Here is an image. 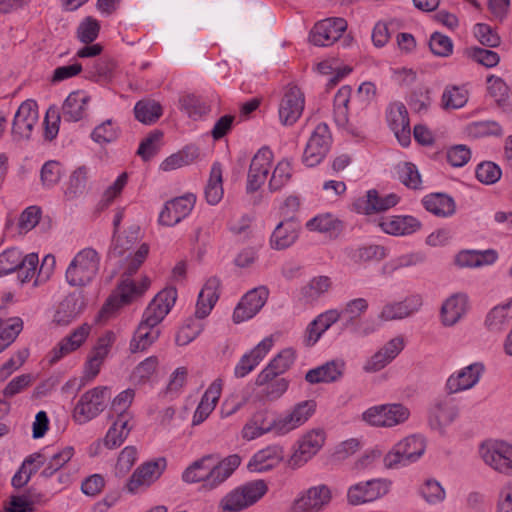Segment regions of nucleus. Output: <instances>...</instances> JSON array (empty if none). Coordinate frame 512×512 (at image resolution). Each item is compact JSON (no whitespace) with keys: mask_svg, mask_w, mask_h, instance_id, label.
I'll return each instance as SVG.
<instances>
[{"mask_svg":"<svg viewBox=\"0 0 512 512\" xmlns=\"http://www.w3.org/2000/svg\"><path fill=\"white\" fill-rule=\"evenodd\" d=\"M214 460L213 455H205L194 461L183 472V481L186 483L202 481V487L211 490L224 482L241 463V458L236 454L229 455L217 464Z\"/></svg>","mask_w":512,"mask_h":512,"instance_id":"nucleus-1","label":"nucleus"},{"mask_svg":"<svg viewBox=\"0 0 512 512\" xmlns=\"http://www.w3.org/2000/svg\"><path fill=\"white\" fill-rule=\"evenodd\" d=\"M100 256L93 248L79 251L65 272V279L72 287H84L90 284L98 274Z\"/></svg>","mask_w":512,"mask_h":512,"instance_id":"nucleus-2","label":"nucleus"},{"mask_svg":"<svg viewBox=\"0 0 512 512\" xmlns=\"http://www.w3.org/2000/svg\"><path fill=\"white\" fill-rule=\"evenodd\" d=\"M426 442L420 435H411L399 441L384 457L387 468L406 466L417 461L425 452Z\"/></svg>","mask_w":512,"mask_h":512,"instance_id":"nucleus-3","label":"nucleus"},{"mask_svg":"<svg viewBox=\"0 0 512 512\" xmlns=\"http://www.w3.org/2000/svg\"><path fill=\"white\" fill-rule=\"evenodd\" d=\"M109 398V390L105 386L95 387L85 392L74 408V420L84 424L94 419L105 409Z\"/></svg>","mask_w":512,"mask_h":512,"instance_id":"nucleus-4","label":"nucleus"},{"mask_svg":"<svg viewBox=\"0 0 512 512\" xmlns=\"http://www.w3.org/2000/svg\"><path fill=\"white\" fill-rule=\"evenodd\" d=\"M268 488L263 480L249 482L228 494L223 502L224 510L238 512L261 499Z\"/></svg>","mask_w":512,"mask_h":512,"instance_id":"nucleus-5","label":"nucleus"},{"mask_svg":"<svg viewBox=\"0 0 512 512\" xmlns=\"http://www.w3.org/2000/svg\"><path fill=\"white\" fill-rule=\"evenodd\" d=\"M480 455L488 466L506 476H512V445L503 441L481 445Z\"/></svg>","mask_w":512,"mask_h":512,"instance_id":"nucleus-6","label":"nucleus"},{"mask_svg":"<svg viewBox=\"0 0 512 512\" xmlns=\"http://www.w3.org/2000/svg\"><path fill=\"white\" fill-rule=\"evenodd\" d=\"M331 134L326 123L316 126L310 136L303 153V162L308 167H314L321 162L329 150Z\"/></svg>","mask_w":512,"mask_h":512,"instance_id":"nucleus-7","label":"nucleus"},{"mask_svg":"<svg viewBox=\"0 0 512 512\" xmlns=\"http://www.w3.org/2000/svg\"><path fill=\"white\" fill-rule=\"evenodd\" d=\"M347 29V22L343 18H327L314 25L309 34V41L319 47L330 46Z\"/></svg>","mask_w":512,"mask_h":512,"instance_id":"nucleus-8","label":"nucleus"},{"mask_svg":"<svg viewBox=\"0 0 512 512\" xmlns=\"http://www.w3.org/2000/svg\"><path fill=\"white\" fill-rule=\"evenodd\" d=\"M305 99L302 91L289 84L279 105V119L283 125H293L302 115Z\"/></svg>","mask_w":512,"mask_h":512,"instance_id":"nucleus-9","label":"nucleus"},{"mask_svg":"<svg viewBox=\"0 0 512 512\" xmlns=\"http://www.w3.org/2000/svg\"><path fill=\"white\" fill-rule=\"evenodd\" d=\"M176 298L177 291L175 288L163 289L149 303L141 321L148 323L150 326H158L175 304Z\"/></svg>","mask_w":512,"mask_h":512,"instance_id":"nucleus-10","label":"nucleus"},{"mask_svg":"<svg viewBox=\"0 0 512 512\" xmlns=\"http://www.w3.org/2000/svg\"><path fill=\"white\" fill-rule=\"evenodd\" d=\"M325 432L317 428L307 432L299 441V447L289 459L291 467H299L311 459L323 446Z\"/></svg>","mask_w":512,"mask_h":512,"instance_id":"nucleus-11","label":"nucleus"},{"mask_svg":"<svg viewBox=\"0 0 512 512\" xmlns=\"http://www.w3.org/2000/svg\"><path fill=\"white\" fill-rule=\"evenodd\" d=\"M273 159V153L268 147H263L258 150L251 160L248 177H247V191L255 192L265 182L270 170V165Z\"/></svg>","mask_w":512,"mask_h":512,"instance_id":"nucleus-12","label":"nucleus"},{"mask_svg":"<svg viewBox=\"0 0 512 512\" xmlns=\"http://www.w3.org/2000/svg\"><path fill=\"white\" fill-rule=\"evenodd\" d=\"M195 196L187 194L176 197L165 203L159 215V223L165 226H174L190 214L195 204Z\"/></svg>","mask_w":512,"mask_h":512,"instance_id":"nucleus-13","label":"nucleus"},{"mask_svg":"<svg viewBox=\"0 0 512 512\" xmlns=\"http://www.w3.org/2000/svg\"><path fill=\"white\" fill-rule=\"evenodd\" d=\"M38 121L37 103L24 101L18 108L12 123V133L17 139H28Z\"/></svg>","mask_w":512,"mask_h":512,"instance_id":"nucleus-14","label":"nucleus"},{"mask_svg":"<svg viewBox=\"0 0 512 512\" xmlns=\"http://www.w3.org/2000/svg\"><path fill=\"white\" fill-rule=\"evenodd\" d=\"M268 298V290L259 287L247 292L236 306L233 313V321L240 323L255 316L264 306Z\"/></svg>","mask_w":512,"mask_h":512,"instance_id":"nucleus-15","label":"nucleus"},{"mask_svg":"<svg viewBox=\"0 0 512 512\" xmlns=\"http://www.w3.org/2000/svg\"><path fill=\"white\" fill-rule=\"evenodd\" d=\"M331 490L326 485L309 488L294 502V512H320L331 501Z\"/></svg>","mask_w":512,"mask_h":512,"instance_id":"nucleus-16","label":"nucleus"},{"mask_svg":"<svg viewBox=\"0 0 512 512\" xmlns=\"http://www.w3.org/2000/svg\"><path fill=\"white\" fill-rule=\"evenodd\" d=\"M166 466L164 458L155 461H149L139 466L131 475L126 483V488L130 493H135L141 487L150 486L160 477Z\"/></svg>","mask_w":512,"mask_h":512,"instance_id":"nucleus-17","label":"nucleus"},{"mask_svg":"<svg viewBox=\"0 0 512 512\" xmlns=\"http://www.w3.org/2000/svg\"><path fill=\"white\" fill-rule=\"evenodd\" d=\"M387 121L390 129L402 146H408L411 141L410 122L408 111L403 103L390 104L387 112Z\"/></svg>","mask_w":512,"mask_h":512,"instance_id":"nucleus-18","label":"nucleus"},{"mask_svg":"<svg viewBox=\"0 0 512 512\" xmlns=\"http://www.w3.org/2000/svg\"><path fill=\"white\" fill-rule=\"evenodd\" d=\"M386 493V488L380 480L360 482L348 489L347 501L350 505H361L372 502Z\"/></svg>","mask_w":512,"mask_h":512,"instance_id":"nucleus-19","label":"nucleus"},{"mask_svg":"<svg viewBox=\"0 0 512 512\" xmlns=\"http://www.w3.org/2000/svg\"><path fill=\"white\" fill-rule=\"evenodd\" d=\"M398 202L399 197L394 193L382 196L377 190L371 189L367 192L365 198L358 199L354 205L358 212L372 214L386 211Z\"/></svg>","mask_w":512,"mask_h":512,"instance_id":"nucleus-20","label":"nucleus"},{"mask_svg":"<svg viewBox=\"0 0 512 512\" xmlns=\"http://www.w3.org/2000/svg\"><path fill=\"white\" fill-rule=\"evenodd\" d=\"M315 410L316 402L314 400H305L296 404L289 414L279 417L280 434H287L303 425L314 414Z\"/></svg>","mask_w":512,"mask_h":512,"instance_id":"nucleus-21","label":"nucleus"},{"mask_svg":"<svg viewBox=\"0 0 512 512\" xmlns=\"http://www.w3.org/2000/svg\"><path fill=\"white\" fill-rule=\"evenodd\" d=\"M91 326L87 323L75 329L69 336L63 338L58 345L50 352V364H55L61 358L77 350L87 339Z\"/></svg>","mask_w":512,"mask_h":512,"instance_id":"nucleus-22","label":"nucleus"},{"mask_svg":"<svg viewBox=\"0 0 512 512\" xmlns=\"http://www.w3.org/2000/svg\"><path fill=\"white\" fill-rule=\"evenodd\" d=\"M458 416L455 403L447 398L437 399L429 411V423L433 429L443 430Z\"/></svg>","mask_w":512,"mask_h":512,"instance_id":"nucleus-23","label":"nucleus"},{"mask_svg":"<svg viewBox=\"0 0 512 512\" xmlns=\"http://www.w3.org/2000/svg\"><path fill=\"white\" fill-rule=\"evenodd\" d=\"M483 371L484 366L481 363H474L465 367L456 375L453 374L448 378L447 390L453 394L472 388L479 381Z\"/></svg>","mask_w":512,"mask_h":512,"instance_id":"nucleus-24","label":"nucleus"},{"mask_svg":"<svg viewBox=\"0 0 512 512\" xmlns=\"http://www.w3.org/2000/svg\"><path fill=\"white\" fill-rule=\"evenodd\" d=\"M272 345V338L263 339L254 349L241 357L235 366L234 375L237 378H243L249 374L263 360Z\"/></svg>","mask_w":512,"mask_h":512,"instance_id":"nucleus-25","label":"nucleus"},{"mask_svg":"<svg viewBox=\"0 0 512 512\" xmlns=\"http://www.w3.org/2000/svg\"><path fill=\"white\" fill-rule=\"evenodd\" d=\"M468 297L463 293H456L449 297L441 307V321L444 326L455 325L466 313Z\"/></svg>","mask_w":512,"mask_h":512,"instance_id":"nucleus-26","label":"nucleus"},{"mask_svg":"<svg viewBox=\"0 0 512 512\" xmlns=\"http://www.w3.org/2000/svg\"><path fill=\"white\" fill-rule=\"evenodd\" d=\"M344 366L345 363L341 360L326 362L310 369L305 375V380L310 384L335 382L342 377Z\"/></svg>","mask_w":512,"mask_h":512,"instance_id":"nucleus-27","label":"nucleus"},{"mask_svg":"<svg viewBox=\"0 0 512 512\" xmlns=\"http://www.w3.org/2000/svg\"><path fill=\"white\" fill-rule=\"evenodd\" d=\"M90 96L84 91L71 92L62 105V115L66 121L77 122L87 112Z\"/></svg>","mask_w":512,"mask_h":512,"instance_id":"nucleus-28","label":"nucleus"},{"mask_svg":"<svg viewBox=\"0 0 512 512\" xmlns=\"http://www.w3.org/2000/svg\"><path fill=\"white\" fill-rule=\"evenodd\" d=\"M379 226L387 234L400 236L416 232L421 223L412 216H391L382 218Z\"/></svg>","mask_w":512,"mask_h":512,"instance_id":"nucleus-29","label":"nucleus"},{"mask_svg":"<svg viewBox=\"0 0 512 512\" xmlns=\"http://www.w3.org/2000/svg\"><path fill=\"white\" fill-rule=\"evenodd\" d=\"M283 450L280 446H269L258 451L248 464L252 472H264L272 469L283 460Z\"/></svg>","mask_w":512,"mask_h":512,"instance_id":"nucleus-30","label":"nucleus"},{"mask_svg":"<svg viewBox=\"0 0 512 512\" xmlns=\"http://www.w3.org/2000/svg\"><path fill=\"white\" fill-rule=\"evenodd\" d=\"M23 329V321L19 317H8L4 307H0V353L8 348Z\"/></svg>","mask_w":512,"mask_h":512,"instance_id":"nucleus-31","label":"nucleus"},{"mask_svg":"<svg viewBox=\"0 0 512 512\" xmlns=\"http://www.w3.org/2000/svg\"><path fill=\"white\" fill-rule=\"evenodd\" d=\"M487 90L503 112L512 114V98L509 95V87L503 79L494 75L488 76Z\"/></svg>","mask_w":512,"mask_h":512,"instance_id":"nucleus-32","label":"nucleus"},{"mask_svg":"<svg viewBox=\"0 0 512 512\" xmlns=\"http://www.w3.org/2000/svg\"><path fill=\"white\" fill-rule=\"evenodd\" d=\"M298 237V224L292 220L280 222L271 236L273 248L281 250L291 246Z\"/></svg>","mask_w":512,"mask_h":512,"instance_id":"nucleus-33","label":"nucleus"},{"mask_svg":"<svg viewBox=\"0 0 512 512\" xmlns=\"http://www.w3.org/2000/svg\"><path fill=\"white\" fill-rule=\"evenodd\" d=\"M87 187L88 168L80 166L71 173L64 190V197L68 201L76 200L85 195Z\"/></svg>","mask_w":512,"mask_h":512,"instance_id":"nucleus-34","label":"nucleus"},{"mask_svg":"<svg viewBox=\"0 0 512 512\" xmlns=\"http://www.w3.org/2000/svg\"><path fill=\"white\" fill-rule=\"evenodd\" d=\"M425 209L436 216L448 217L455 213L453 198L444 193H432L424 197Z\"/></svg>","mask_w":512,"mask_h":512,"instance_id":"nucleus-35","label":"nucleus"},{"mask_svg":"<svg viewBox=\"0 0 512 512\" xmlns=\"http://www.w3.org/2000/svg\"><path fill=\"white\" fill-rule=\"evenodd\" d=\"M351 95L349 86H342L334 97V120L339 127L346 128L352 134L358 135L348 120V103Z\"/></svg>","mask_w":512,"mask_h":512,"instance_id":"nucleus-36","label":"nucleus"},{"mask_svg":"<svg viewBox=\"0 0 512 512\" xmlns=\"http://www.w3.org/2000/svg\"><path fill=\"white\" fill-rule=\"evenodd\" d=\"M130 415L117 417L106 433L104 445L109 449L119 447L129 435L132 426L129 425Z\"/></svg>","mask_w":512,"mask_h":512,"instance_id":"nucleus-37","label":"nucleus"},{"mask_svg":"<svg viewBox=\"0 0 512 512\" xmlns=\"http://www.w3.org/2000/svg\"><path fill=\"white\" fill-rule=\"evenodd\" d=\"M160 335L157 326H150L148 323L141 321L130 342V351L136 353L146 350L154 343Z\"/></svg>","mask_w":512,"mask_h":512,"instance_id":"nucleus-38","label":"nucleus"},{"mask_svg":"<svg viewBox=\"0 0 512 512\" xmlns=\"http://www.w3.org/2000/svg\"><path fill=\"white\" fill-rule=\"evenodd\" d=\"M83 303L75 295L67 296L59 305L54 321L59 325H68L82 311Z\"/></svg>","mask_w":512,"mask_h":512,"instance_id":"nucleus-39","label":"nucleus"},{"mask_svg":"<svg viewBox=\"0 0 512 512\" xmlns=\"http://www.w3.org/2000/svg\"><path fill=\"white\" fill-rule=\"evenodd\" d=\"M163 113L159 102L151 99H143L136 103L134 107L135 118L146 125L155 123Z\"/></svg>","mask_w":512,"mask_h":512,"instance_id":"nucleus-40","label":"nucleus"},{"mask_svg":"<svg viewBox=\"0 0 512 512\" xmlns=\"http://www.w3.org/2000/svg\"><path fill=\"white\" fill-rule=\"evenodd\" d=\"M497 259V253L494 250L480 251H462L456 257V262L461 267H479L492 264Z\"/></svg>","mask_w":512,"mask_h":512,"instance_id":"nucleus-41","label":"nucleus"},{"mask_svg":"<svg viewBox=\"0 0 512 512\" xmlns=\"http://www.w3.org/2000/svg\"><path fill=\"white\" fill-rule=\"evenodd\" d=\"M149 285L150 280L147 277H144L139 284L129 277L123 279L117 288L120 303L128 304L135 298L140 297L148 289Z\"/></svg>","mask_w":512,"mask_h":512,"instance_id":"nucleus-42","label":"nucleus"},{"mask_svg":"<svg viewBox=\"0 0 512 512\" xmlns=\"http://www.w3.org/2000/svg\"><path fill=\"white\" fill-rule=\"evenodd\" d=\"M223 197L222 169L220 163L213 164L210 178L205 188V198L211 205H216Z\"/></svg>","mask_w":512,"mask_h":512,"instance_id":"nucleus-43","label":"nucleus"},{"mask_svg":"<svg viewBox=\"0 0 512 512\" xmlns=\"http://www.w3.org/2000/svg\"><path fill=\"white\" fill-rule=\"evenodd\" d=\"M74 455V448L71 446L65 447L58 453L52 455L48 462L46 463V466L41 471L40 476L48 479L58 473L61 468L64 467L66 463H68L71 458Z\"/></svg>","mask_w":512,"mask_h":512,"instance_id":"nucleus-44","label":"nucleus"},{"mask_svg":"<svg viewBox=\"0 0 512 512\" xmlns=\"http://www.w3.org/2000/svg\"><path fill=\"white\" fill-rule=\"evenodd\" d=\"M180 108L190 118L198 119L207 114L210 110L209 105L194 94H184L179 98Z\"/></svg>","mask_w":512,"mask_h":512,"instance_id":"nucleus-45","label":"nucleus"},{"mask_svg":"<svg viewBox=\"0 0 512 512\" xmlns=\"http://www.w3.org/2000/svg\"><path fill=\"white\" fill-rule=\"evenodd\" d=\"M306 227L310 231H317L320 233H329L330 235L337 234L341 230V222L333 215L321 214L309 220Z\"/></svg>","mask_w":512,"mask_h":512,"instance_id":"nucleus-46","label":"nucleus"},{"mask_svg":"<svg viewBox=\"0 0 512 512\" xmlns=\"http://www.w3.org/2000/svg\"><path fill=\"white\" fill-rule=\"evenodd\" d=\"M198 156L197 149L187 147L171 156L167 157L161 163V169L163 171H172L183 166L191 164Z\"/></svg>","mask_w":512,"mask_h":512,"instance_id":"nucleus-47","label":"nucleus"},{"mask_svg":"<svg viewBox=\"0 0 512 512\" xmlns=\"http://www.w3.org/2000/svg\"><path fill=\"white\" fill-rule=\"evenodd\" d=\"M468 136L472 138H481L487 136L502 135V128L496 121L473 122L466 127Z\"/></svg>","mask_w":512,"mask_h":512,"instance_id":"nucleus-48","label":"nucleus"},{"mask_svg":"<svg viewBox=\"0 0 512 512\" xmlns=\"http://www.w3.org/2000/svg\"><path fill=\"white\" fill-rule=\"evenodd\" d=\"M397 174L400 182L411 189H419L422 179L417 167L410 162H404L397 167Z\"/></svg>","mask_w":512,"mask_h":512,"instance_id":"nucleus-49","label":"nucleus"},{"mask_svg":"<svg viewBox=\"0 0 512 512\" xmlns=\"http://www.w3.org/2000/svg\"><path fill=\"white\" fill-rule=\"evenodd\" d=\"M163 137V132L154 130L151 132L139 145L137 154L144 160L148 161L153 158L159 151L160 141Z\"/></svg>","mask_w":512,"mask_h":512,"instance_id":"nucleus-50","label":"nucleus"},{"mask_svg":"<svg viewBox=\"0 0 512 512\" xmlns=\"http://www.w3.org/2000/svg\"><path fill=\"white\" fill-rule=\"evenodd\" d=\"M331 280L327 276H318L313 278L306 286L302 288V296L307 301H314L329 290Z\"/></svg>","mask_w":512,"mask_h":512,"instance_id":"nucleus-51","label":"nucleus"},{"mask_svg":"<svg viewBox=\"0 0 512 512\" xmlns=\"http://www.w3.org/2000/svg\"><path fill=\"white\" fill-rule=\"evenodd\" d=\"M415 310L416 308L410 307L408 299L402 302L389 303L383 307L380 318L384 321L403 319L411 315Z\"/></svg>","mask_w":512,"mask_h":512,"instance_id":"nucleus-52","label":"nucleus"},{"mask_svg":"<svg viewBox=\"0 0 512 512\" xmlns=\"http://www.w3.org/2000/svg\"><path fill=\"white\" fill-rule=\"evenodd\" d=\"M23 255L17 248H10L0 254V277L16 272L22 263Z\"/></svg>","mask_w":512,"mask_h":512,"instance_id":"nucleus-53","label":"nucleus"},{"mask_svg":"<svg viewBox=\"0 0 512 512\" xmlns=\"http://www.w3.org/2000/svg\"><path fill=\"white\" fill-rule=\"evenodd\" d=\"M291 163L288 160L280 161L272 172L269 188L276 191L284 187L291 179Z\"/></svg>","mask_w":512,"mask_h":512,"instance_id":"nucleus-54","label":"nucleus"},{"mask_svg":"<svg viewBox=\"0 0 512 512\" xmlns=\"http://www.w3.org/2000/svg\"><path fill=\"white\" fill-rule=\"evenodd\" d=\"M385 407L386 427H394L406 422L410 416V410L400 403L383 404Z\"/></svg>","mask_w":512,"mask_h":512,"instance_id":"nucleus-55","label":"nucleus"},{"mask_svg":"<svg viewBox=\"0 0 512 512\" xmlns=\"http://www.w3.org/2000/svg\"><path fill=\"white\" fill-rule=\"evenodd\" d=\"M41 494L37 493L34 488H30L26 495L13 496L11 498V507L9 512H31L33 510V503L39 502Z\"/></svg>","mask_w":512,"mask_h":512,"instance_id":"nucleus-56","label":"nucleus"},{"mask_svg":"<svg viewBox=\"0 0 512 512\" xmlns=\"http://www.w3.org/2000/svg\"><path fill=\"white\" fill-rule=\"evenodd\" d=\"M502 175L501 168L491 161H484L476 168V178L483 184H494Z\"/></svg>","mask_w":512,"mask_h":512,"instance_id":"nucleus-57","label":"nucleus"},{"mask_svg":"<svg viewBox=\"0 0 512 512\" xmlns=\"http://www.w3.org/2000/svg\"><path fill=\"white\" fill-rule=\"evenodd\" d=\"M38 263L39 258L35 253H30L23 257L22 263L16 271L17 278L21 284L27 283L35 277Z\"/></svg>","mask_w":512,"mask_h":512,"instance_id":"nucleus-58","label":"nucleus"},{"mask_svg":"<svg viewBox=\"0 0 512 512\" xmlns=\"http://www.w3.org/2000/svg\"><path fill=\"white\" fill-rule=\"evenodd\" d=\"M467 100V91L457 86L446 88L442 96L443 105L446 109L461 108L466 104Z\"/></svg>","mask_w":512,"mask_h":512,"instance_id":"nucleus-59","label":"nucleus"},{"mask_svg":"<svg viewBox=\"0 0 512 512\" xmlns=\"http://www.w3.org/2000/svg\"><path fill=\"white\" fill-rule=\"evenodd\" d=\"M203 330V324L198 319H189L176 335V343L184 346L193 341Z\"/></svg>","mask_w":512,"mask_h":512,"instance_id":"nucleus-60","label":"nucleus"},{"mask_svg":"<svg viewBox=\"0 0 512 512\" xmlns=\"http://www.w3.org/2000/svg\"><path fill=\"white\" fill-rule=\"evenodd\" d=\"M100 24L91 16L86 17L77 28V36L83 43L93 42L99 33Z\"/></svg>","mask_w":512,"mask_h":512,"instance_id":"nucleus-61","label":"nucleus"},{"mask_svg":"<svg viewBox=\"0 0 512 512\" xmlns=\"http://www.w3.org/2000/svg\"><path fill=\"white\" fill-rule=\"evenodd\" d=\"M386 256L385 248L381 245H367L354 251L353 258L359 262L380 261Z\"/></svg>","mask_w":512,"mask_h":512,"instance_id":"nucleus-62","label":"nucleus"},{"mask_svg":"<svg viewBox=\"0 0 512 512\" xmlns=\"http://www.w3.org/2000/svg\"><path fill=\"white\" fill-rule=\"evenodd\" d=\"M431 52L440 57H447L452 53L453 43L448 36L435 32L429 40Z\"/></svg>","mask_w":512,"mask_h":512,"instance_id":"nucleus-63","label":"nucleus"},{"mask_svg":"<svg viewBox=\"0 0 512 512\" xmlns=\"http://www.w3.org/2000/svg\"><path fill=\"white\" fill-rule=\"evenodd\" d=\"M261 387L260 398L265 401H274L286 392L288 381L285 378H280L268 384H263Z\"/></svg>","mask_w":512,"mask_h":512,"instance_id":"nucleus-64","label":"nucleus"}]
</instances>
